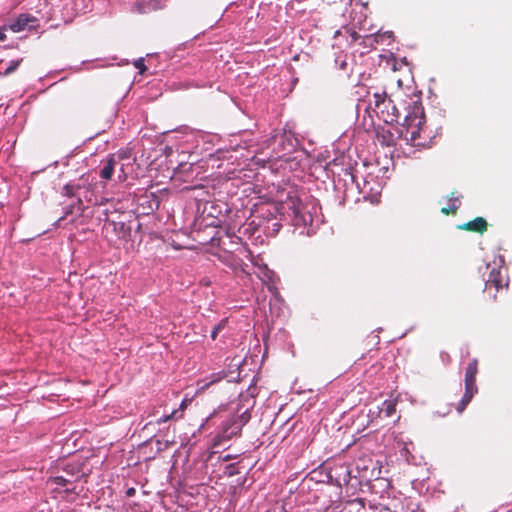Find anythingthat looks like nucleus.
<instances>
[{
  "mask_svg": "<svg viewBox=\"0 0 512 512\" xmlns=\"http://www.w3.org/2000/svg\"><path fill=\"white\" fill-rule=\"evenodd\" d=\"M414 76L411 69L404 73L397 80L398 86L401 87L406 96L410 99L404 107L403 121L400 123L399 137L406 142V144L414 147V140L416 139V129H412L413 122L416 118V101L412 97L416 96V86L414 85Z\"/></svg>",
  "mask_w": 512,
  "mask_h": 512,
  "instance_id": "nucleus-1",
  "label": "nucleus"
},
{
  "mask_svg": "<svg viewBox=\"0 0 512 512\" xmlns=\"http://www.w3.org/2000/svg\"><path fill=\"white\" fill-rule=\"evenodd\" d=\"M254 401L250 397H244L240 400L236 413L227 419L220 431L213 440L214 447H224L233 437L239 436L243 426H245L250 418V409Z\"/></svg>",
  "mask_w": 512,
  "mask_h": 512,
  "instance_id": "nucleus-2",
  "label": "nucleus"
},
{
  "mask_svg": "<svg viewBox=\"0 0 512 512\" xmlns=\"http://www.w3.org/2000/svg\"><path fill=\"white\" fill-rule=\"evenodd\" d=\"M367 111L373 112L386 124L399 123L401 119L400 111L396 108L393 101L387 97L386 92L374 93L373 101L370 100Z\"/></svg>",
  "mask_w": 512,
  "mask_h": 512,
  "instance_id": "nucleus-3",
  "label": "nucleus"
},
{
  "mask_svg": "<svg viewBox=\"0 0 512 512\" xmlns=\"http://www.w3.org/2000/svg\"><path fill=\"white\" fill-rule=\"evenodd\" d=\"M478 373V360L474 358L465 370V393L457 406V411L462 413L471 402L473 396L478 392L476 375Z\"/></svg>",
  "mask_w": 512,
  "mask_h": 512,
  "instance_id": "nucleus-4",
  "label": "nucleus"
},
{
  "mask_svg": "<svg viewBox=\"0 0 512 512\" xmlns=\"http://www.w3.org/2000/svg\"><path fill=\"white\" fill-rule=\"evenodd\" d=\"M66 195L68 196H76L79 201H82V198L91 205H102L103 201L100 200L96 195H94L91 185L89 184L87 187L85 184H67L65 187Z\"/></svg>",
  "mask_w": 512,
  "mask_h": 512,
  "instance_id": "nucleus-5",
  "label": "nucleus"
},
{
  "mask_svg": "<svg viewBox=\"0 0 512 512\" xmlns=\"http://www.w3.org/2000/svg\"><path fill=\"white\" fill-rule=\"evenodd\" d=\"M507 282H505L504 277L502 275L501 269L493 267L490 270L489 277L485 281V289L489 290L492 287L495 288V291H499V289L503 288L504 286H507Z\"/></svg>",
  "mask_w": 512,
  "mask_h": 512,
  "instance_id": "nucleus-6",
  "label": "nucleus"
},
{
  "mask_svg": "<svg viewBox=\"0 0 512 512\" xmlns=\"http://www.w3.org/2000/svg\"><path fill=\"white\" fill-rule=\"evenodd\" d=\"M458 229L483 234L488 229V223L483 217H476L471 221L458 226Z\"/></svg>",
  "mask_w": 512,
  "mask_h": 512,
  "instance_id": "nucleus-7",
  "label": "nucleus"
},
{
  "mask_svg": "<svg viewBox=\"0 0 512 512\" xmlns=\"http://www.w3.org/2000/svg\"><path fill=\"white\" fill-rule=\"evenodd\" d=\"M116 159L114 155H110L104 162L100 170V177L104 180H110L116 166Z\"/></svg>",
  "mask_w": 512,
  "mask_h": 512,
  "instance_id": "nucleus-8",
  "label": "nucleus"
},
{
  "mask_svg": "<svg viewBox=\"0 0 512 512\" xmlns=\"http://www.w3.org/2000/svg\"><path fill=\"white\" fill-rule=\"evenodd\" d=\"M225 376H226V373L224 371L213 373L209 377L198 381L199 389L205 390L208 387H210L212 384H215V383L221 381L222 379H224Z\"/></svg>",
  "mask_w": 512,
  "mask_h": 512,
  "instance_id": "nucleus-9",
  "label": "nucleus"
},
{
  "mask_svg": "<svg viewBox=\"0 0 512 512\" xmlns=\"http://www.w3.org/2000/svg\"><path fill=\"white\" fill-rule=\"evenodd\" d=\"M33 20H34L33 17L26 15V14H21L18 17V19L13 24H11L10 28L14 32H20V31L24 30L28 26L29 22H31Z\"/></svg>",
  "mask_w": 512,
  "mask_h": 512,
  "instance_id": "nucleus-10",
  "label": "nucleus"
},
{
  "mask_svg": "<svg viewBox=\"0 0 512 512\" xmlns=\"http://www.w3.org/2000/svg\"><path fill=\"white\" fill-rule=\"evenodd\" d=\"M396 411V403L394 400H385L379 408V413L389 418L394 415Z\"/></svg>",
  "mask_w": 512,
  "mask_h": 512,
  "instance_id": "nucleus-11",
  "label": "nucleus"
},
{
  "mask_svg": "<svg viewBox=\"0 0 512 512\" xmlns=\"http://www.w3.org/2000/svg\"><path fill=\"white\" fill-rule=\"evenodd\" d=\"M156 9V0H150L148 2H140L137 4V10L139 13H148Z\"/></svg>",
  "mask_w": 512,
  "mask_h": 512,
  "instance_id": "nucleus-12",
  "label": "nucleus"
},
{
  "mask_svg": "<svg viewBox=\"0 0 512 512\" xmlns=\"http://www.w3.org/2000/svg\"><path fill=\"white\" fill-rule=\"evenodd\" d=\"M21 62H22V58L10 61L8 67L0 74L2 76H8V75L12 74L20 66Z\"/></svg>",
  "mask_w": 512,
  "mask_h": 512,
  "instance_id": "nucleus-13",
  "label": "nucleus"
},
{
  "mask_svg": "<svg viewBox=\"0 0 512 512\" xmlns=\"http://www.w3.org/2000/svg\"><path fill=\"white\" fill-rule=\"evenodd\" d=\"M225 323H226V320H222L221 322H219L217 325L214 326L213 330L211 331V338L213 340L216 339L218 333L224 328Z\"/></svg>",
  "mask_w": 512,
  "mask_h": 512,
  "instance_id": "nucleus-14",
  "label": "nucleus"
},
{
  "mask_svg": "<svg viewBox=\"0 0 512 512\" xmlns=\"http://www.w3.org/2000/svg\"><path fill=\"white\" fill-rule=\"evenodd\" d=\"M459 206L456 205L455 203H452L451 205L447 206V207H443L441 209V212L444 214V215H452V214H455L456 211L458 210Z\"/></svg>",
  "mask_w": 512,
  "mask_h": 512,
  "instance_id": "nucleus-15",
  "label": "nucleus"
},
{
  "mask_svg": "<svg viewBox=\"0 0 512 512\" xmlns=\"http://www.w3.org/2000/svg\"><path fill=\"white\" fill-rule=\"evenodd\" d=\"M392 37V32H385L383 34L377 33L373 36V39L376 43L383 42L384 38L390 39Z\"/></svg>",
  "mask_w": 512,
  "mask_h": 512,
  "instance_id": "nucleus-16",
  "label": "nucleus"
},
{
  "mask_svg": "<svg viewBox=\"0 0 512 512\" xmlns=\"http://www.w3.org/2000/svg\"><path fill=\"white\" fill-rule=\"evenodd\" d=\"M53 482L59 486H66L68 483H71V480L64 476H55L53 478Z\"/></svg>",
  "mask_w": 512,
  "mask_h": 512,
  "instance_id": "nucleus-17",
  "label": "nucleus"
},
{
  "mask_svg": "<svg viewBox=\"0 0 512 512\" xmlns=\"http://www.w3.org/2000/svg\"><path fill=\"white\" fill-rule=\"evenodd\" d=\"M136 68L139 69L140 73L143 74L146 71V66L144 64V59L140 58L134 62Z\"/></svg>",
  "mask_w": 512,
  "mask_h": 512,
  "instance_id": "nucleus-18",
  "label": "nucleus"
},
{
  "mask_svg": "<svg viewBox=\"0 0 512 512\" xmlns=\"http://www.w3.org/2000/svg\"><path fill=\"white\" fill-rule=\"evenodd\" d=\"M462 198V195L458 194L457 191H453L449 195V201L452 203H455L456 201H459Z\"/></svg>",
  "mask_w": 512,
  "mask_h": 512,
  "instance_id": "nucleus-19",
  "label": "nucleus"
},
{
  "mask_svg": "<svg viewBox=\"0 0 512 512\" xmlns=\"http://www.w3.org/2000/svg\"><path fill=\"white\" fill-rule=\"evenodd\" d=\"M176 413H177V411L174 410L171 414L159 418L157 420V423L161 424V423L167 422L168 420L172 419Z\"/></svg>",
  "mask_w": 512,
  "mask_h": 512,
  "instance_id": "nucleus-20",
  "label": "nucleus"
},
{
  "mask_svg": "<svg viewBox=\"0 0 512 512\" xmlns=\"http://www.w3.org/2000/svg\"><path fill=\"white\" fill-rule=\"evenodd\" d=\"M135 493H136V490H135V488H134V487H130V488H128V489L126 490V492H125L126 496H127V497H129V498H130V497H133V496L135 495Z\"/></svg>",
  "mask_w": 512,
  "mask_h": 512,
  "instance_id": "nucleus-21",
  "label": "nucleus"
},
{
  "mask_svg": "<svg viewBox=\"0 0 512 512\" xmlns=\"http://www.w3.org/2000/svg\"><path fill=\"white\" fill-rule=\"evenodd\" d=\"M272 276H273V272H272V271H270V270H268V269H266V271H265V277H266L269 281H271V280H272Z\"/></svg>",
  "mask_w": 512,
  "mask_h": 512,
  "instance_id": "nucleus-22",
  "label": "nucleus"
},
{
  "mask_svg": "<svg viewBox=\"0 0 512 512\" xmlns=\"http://www.w3.org/2000/svg\"><path fill=\"white\" fill-rule=\"evenodd\" d=\"M5 38H6V35H5L4 31L0 30V41H4Z\"/></svg>",
  "mask_w": 512,
  "mask_h": 512,
  "instance_id": "nucleus-23",
  "label": "nucleus"
},
{
  "mask_svg": "<svg viewBox=\"0 0 512 512\" xmlns=\"http://www.w3.org/2000/svg\"><path fill=\"white\" fill-rule=\"evenodd\" d=\"M421 122H418V134L417 137H420V132L422 131V128L420 127Z\"/></svg>",
  "mask_w": 512,
  "mask_h": 512,
  "instance_id": "nucleus-24",
  "label": "nucleus"
},
{
  "mask_svg": "<svg viewBox=\"0 0 512 512\" xmlns=\"http://www.w3.org/2000/svg\"><path fill=\"white\" fill-rule=\"evenodd\" d=\"M419 146H422V147H424V148H426V147H427V146H426L425 144H423V143H418V147H419Z\"/></svg>",
  "mask_w": 512,
  "mask_h": 512,
  "instance_id": "nucleus-25",
  "label": "nucleus"
},
{
  "mask_svg": "<svg viewBox=\"0 0 512 512\" xmlns=\"http://www.w3.org/2000/svg\"><path fill=\"white\" fill-rule=\"evenodd\" d=\"M273 293H274V295H275V298L277 299V292H276V290H275V291H273Z\"/></svg>",
  "mask_w": 512,
  "mask_h": 512,
  "instance_id": "nucleus-26",
  "label": "nucleus"
},
{
  "mask_svg": "<svg viewBox=\"0 0 512 512\" xmlns=\"http://www.w3.org/2000/svg\"><path fill=\"white\" fill-rule=\"evenodd\" d=\"M0 62H2V60H0Z\"/></svg>",
  "mask_w": 512,
  "mask_h": 512,
  "instance_id": "nucleus-27",
  "label": "nucleus"
}]
</instances>
